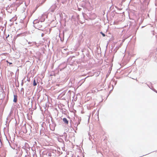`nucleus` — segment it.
<instances>
[{
	"label": "nucleus",
	"mask_w": 157,
	"mask_h": 157,
	"mask_svg": "<svg viewBox=\"0 0 157 157\" xmlns=\"http://www.w3.org/2000/svg\"><path fill=\"white\" fill-rule=\"evenodd\" d=\"M17 95H14L13 101L15 102H17Z\"/></svg>",
	"instance_id": "f257e3e1"
},
{
	"label": "nucleus",
	"mask_w": 157,
	"mask_h": 157,
	"mask_svg": "<svg viewBox=\"0 0 157 157\" xmlns=\"http://www.w3.org/2000/svg\"><path fill=\"white\" fill-rule=\"evenodd\" d=\"M63 121L64 122L65 124H68V121L67 120V119L65 118L63 119Z\"/></svg>",
	"instance_id": "f03ea898"
},
{
	"label": "nucleus",
	"mask_w": 157,
	"mask_h": 157,
	"mask_svg": "<svg viewBox=\"0 0 157 157\" xmlns=\"http://www.w3.org/2000/svg\"><path fill=\"white\" fill-rule=\"evenodd\" d=\"M37 85V83L36 82V80L34 79L33 82V85L34 86H36Z\"/></svg>",
	"instance_id": "7ed1b4c3"
},
{
	"label": "nucleus",
	"mask_w": 157,
	"mask_h": 157,
	"mask_svg": "<svg viewBox=\"0 0 157 157\" xmlns=\"http://www.w3.org/2000/svg\"><path fill=\"white\" fill-rule=\"evenodd\" d=\"M101 33L102 35L104 37V36H105V35L104 33H103L102 32H101Z\"/></svg>",
	"instance_id": "20e7f679"
},
{
	"label": "nucleus",
	"mask_w": 157,
	"mask_h": 157,
	"mask_svg": "<svg viewBox=\"0 0 157 157\" xmlns=\"http://www.w3.org/2000/svg\"><path fill=\"white\" fill-rule=\"evenodd\" d=\"M6 62L7 63H9L10 64H12V63H10L9 62H8V60H6Z\"/></svg>",
	"instance_id": "39448f33"
},
{
	"label": "nucleus",
	"mask_w": 157,
	"mask_h": 157,
	"mask_svg": "<svg viewBox=\"0 0 157 157\" xmlns=\"http://www.w3.org/2000/svg\"><path fill=\"white\" fill-rule=\"evenodd\" d=\"M44 36V33H42V34H41V36H42V37L43 36Z\"/></svg>",
	"instance_id": "423d86ee"
},
{
	"label": "nucleus",
	"mask_w": 157,
	"mask_h": 157,
	"mask_svg": "<svg viewBox=\"0 0 157 157\" xmlns=\"http://www.w3.org/2000/svg\"><path fill=\"white\" fill-rule=\"evenodd\" d=\"M27 81H28V82H30V79L29 78V79H27Z\"/></svg>",
	"instance_id": "0eeeda50"
},
{
	"label": "nucleus",
	"mask_w": 157,
	"mask_h": 157,
	"mask_svg": "<svg viewBox=\"0 0 157 157\" xmlns=\"http://www.w3.org/2000/svg\"><path fill=\"white\" fill-rule=\"evenodd\" d=\"M153 35H154V33H153Z\"/></svg>",
	"instance_id": "6e6552de"
}]
</instances>
